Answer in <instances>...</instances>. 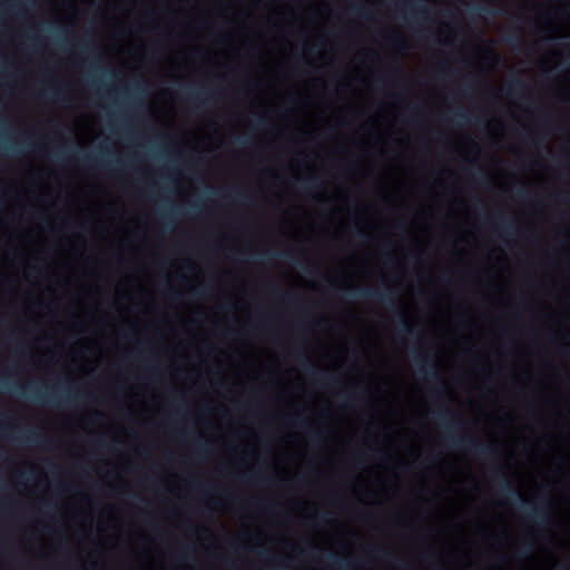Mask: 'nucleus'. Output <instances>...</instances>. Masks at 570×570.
Here are the masks:
<instances>
[{
  "label": "nucleus",
  "mask_w": 570,
  "mask_h": 570,
  "mask_svg": "<svg viewBox=\"0 0 570 570\" xmlns=\"http://www.w3.org/2000/svg\"><path fill=\"white\" fill-rule=\"evenodd\" d=\"M435 420L445 429L444 439L451 446L483 458H495L499 455V449L495 444L481 443L472 436L459 434L456 431L462 426L463 422L459 419L458 414L450 409L445 407L438 411L435 413Z\"/></svg>",
  "instance_id": "1"
},
{
  "label": "nucleus",
  "mask_w": 570,
  "mask_h": 570,
  "mask_svg": "<svg viewBox=\"0 0 570 570\" xmlns=\"http://www.w3.org/2000/svg\"><path fill=\"white\" fill-rule=\"evenodd\" d=\"M493 471L498 476L499 488L502 495L508 498L513 503L520 502V508L522 509L524 514L530 520H532L538 527L547 528L552 523L551 501L549 499H543L540 503L531 507V509H527V500L522 497L519 490L511 488L505 474L497 466H494Z\"/></svg>",
  "instance_id": "2"
},
{
  "label": "nucleus",
  "mask_w": 570,
  "mask_h": 570,
  "mask_svg": "<svg viewBox=\"0 0 570 570\" xmlns=\"http://www.w3.org/2000/svg\"><path fill=\"white\" fill-rule=\"evenodd\" d=\"M344 294L348 299L367 298V299L380 301L382 303L387 304L396 318L397 330L401 333H405V334H411V335L416 334L413 325L409 321L406 313L395 302V299H394L395 295L390 286H385L383 288L360 287L356 291L345 292Z\"/></svg>",
  "instance_id": "3"
},
{
  "label": "nucleus",
  "mask_w": 570,
  "mask_h": 570,
  "mask_svg": "<svg viewBox=\"0 0 570 570\" xmlns=\"http://www.w3.org/2000/svg\"><path fill=\"white\" fill-rule=\"evenodd\" d=\"M412 362L420 377L428 382L435 383V390L440 395L449 394L448 383L440 377L431 354L423 353L416 348L411 350Z\"/></svg>",
  "instance_id": "4"
},
{
  "label": "nucleus",
  "mask_w": 570,
  "mask_h": 570,
  "mask_svg": "<svg viewBox=\"0 0 570 570\" xmlns=\"http://www.w3.org/2000/svg\"><path fill=\"white\" fill-rule=\"evenodd\" d=\"M14 425L0 422V436L8 438L22 445H31L45 450L51 449V441L39 430L32 428L19 434L13 433Z\"/></svg>",
  "instance_id": "5"
},
{
  "label": "nucleus",
  "mask_w": 570,
  "mask_h": 570,
  "mask_svg": "<svg viewBox=\"0 0 570 570\" xmlns=\"http://www.w3.org/2000/svg\"><path fill=\"white\" fill-rule=\"evenodd\" d=\"M58 384L52 385L50 389L46 387L45 390L33 384H26L19 385L16 393L19 396H23L35 402L45 403L49 405H60L62 401L70 400L69 396L58 399L56 394Z\"/></svg>",
  "instance_id": "6"
},
{
  "label": "nucleus",
  "mask_w": 570,
  "mask_h": 570,
  "mask_svg": "<svg viewBox=\"0 0 570 570\" xmlns=\"http://www.w3.org/2000/svg\"><path fill=\"white\" fill-rule=\"evenodd\" d=\"M185 99L197 110H204L209 105V96L194 87H187L184 89Z\"/></svg>",
  "instance_id": "7"
},
{
  "label": "nucleus",
  "mask_w": 570,
  "mask_h": 570,
  "mask_svg": "<svg viewBox=\"0 0 570 570\" xmlns=\"http://www.w3.org/2000/svg\"><path fill=\"white\" fill-rule=\"evenodd\" d=\"M302 366L306 371V373L317 380L323 386H333L337 383V379L334 376L325 375L321 373L316 367L312 365V363L307 360V357L302 358Z\"/></svg>",
  "instance_id": "8"
},
{
  "label": "nucleus",
  "mask_w": 570,
  "mask_h": 570,
  "mask_svg": "<svg viewBox=\"0 0 570 570\" xmlns=\"http://www.w3.org/2000/svg\"><path fill=\"white\" fill-rule=\"evenodd\" d=\"M428 13H429V9L426 6L416 3V2H412V3L405 6L404 19L407 21H411V22H417V21L425 19Z\"/></svg>",
  "instance_id": "9"
},
{
  "label": "nucleus",
  "mask_w": 570,
  "mask_h": 570,
  "mask_svg": "<svg viewBox=\"0 0 570 570\" xmlns=\"http://www.w3.org/2000/svg\"><path fill=\"white\" fill-rule=\"evenodd\" d=\"M100 154L99 155H83L81 157V160L83 161V164L86 165H89V166H92V167H96V168H100V169H108L110 167V163L107 161L104 157V155H110V150L108 148H100Z\"/></svg>",
  "instance_id": "10"
},
{
  "label": "nucleus",
  "mask_w": 570,
  "mask_h": 570,
  "mask_svg": "<svg viewBox=\"0 0 570 570\" xmlns=\"http://www.w3.org/2000/svg\"><path fill=\"white\" fill-rule=\"evenodd\" d=\"M370 551L373 556L383 558L400 569L406 567V562L404 560L395 559L393 554L385 548L373 546L370 548Z\"/></svg>",
  "instance_id": "11"
},
{
  "label": "nucleus",
  "mask_w": 570,
  "mask_h": 570,
  "mask_svg": "<svg viewBox=\"0 0 570 570\" xmlns=\"http://www.w3.org/2000/svg\"><path fill=\"white\" fill-rule=\"evenodd\" d=\"M528 83L519 77L511 79L505 92L509 97H520L527 89Z\"/></svg>",
  "instance_id": "12"
},
{
  "label": "nucleus",
  "mask_w": 570,
  "mask_h": 570,
  "mask_svg": "<svg viewBox=\"0 0 570 570\" xmlns=\"http://www.w3.org/2000/svg\"><path fill=\"white\" fill-rule=\"evenodd\" d=\"M326 560L327 562L332 566V567H335V568H338V569H350L353 567V562L348 559H345V558H341L334 553H328L326 556Z\"/></svg>",
  "instance_id": "13"
},
{
  "label": "nucleus",
  "mask_w": 570,
  "mask_h": 570,
  "mask_svg": "<svg viewBox=\"0 0 570 570\" xmlns=\"http://www.w3.org/2000/svg\"><path fill=\"white\" fill-rule=\"evenodd\" d=\"M468 16L472 19L480 18L483 13H491L493 14L494 11L490 10V8L485 6L475 4L468 9L466 11Z\"/></svg>",
  "instance_id": "14"
},
{
  "label": "nucleus",
  "mask_w": 570,
  "mask_h": 570,
  "mask_svg": "<svg viewBox=\"0 0 570 570\" xmlns=\"http://www.w3.org/2000/svg\"><path fill=\"white\" fill-rule=\"evenodd\" d=\"M385 39L391 45L392 48L399 51H404L405 41L402 39L400 35L393 32L389 35Z\"/></svg>",
  "instance_id": "15"
},
{
  "label": "nucleus",
  "mask_w": 570,
  "mask_h": 570,
  "mask_svg": "<svg viewBox=\"0 0 570 570\" xmlns=\"http://www.w3.org/2000/svg\"><path fill=\"white\" fill-rule=\"evenodd\" d=\"M497 227L499 230H501L502 233H504L508 236H513L517 232L513 223L507 218H500Z\"/></svg>",
  "instance_id": "16"
},
{
  "label": "nucleus",
  "mask_w": 570,
  "mask_h": 570,
  "mask_svg": "<svg viewBox=\"0 0 570 570\" xmlns=\"http://www.w3.org/2000/svg\"><path fill=\"white\" fill-rule=\"evenodd\" d=\"M350 11H351L352 14L357 16V17L363 18V19H370L371 18V14H370L368 10L366 9V7L364 4H361V3H352L350 6Z\"/></svg>",
  "instance_id": "17"
},
{
  "label": "nucleus",
  "mask_w": 570,
  "mask_h": 570,
  "mask_svg": "<svg viewBox=\"0 0 570 570\" xmlns=\"http://www.w3.org/2000/svg\"><path fill=\"white\" fill-rule=\"evenodd\" d=\"M295 423H297L298 425L301 426H306L307 428V431L309 433V435L312 436L313 440L315 441H320L324 438V432L321 431V430H315V429H312L309 425L306 424V422L304 420H302L299 416H297L295 419Z\"/></svg>",
  "instance_id": "18"
},
{
  "label": "nucleus",
  "mask_w": 570,
  "mask_h": 570,
  "mask_svg": "<svg viewBox=\"0 0 570 570\" xmlns=\"http://www.w3.org/2000/svg\"><path fill=\"white\" fill-rule=\"evenodd\" d=\"M321 183L316 176L307 177L304 183L301 185V189L304 191H309L315 188H320Z\"/></svg>",
  "instance_id": "19"
},
{
  "label": "nucleus",
  "mask_w": 570,
  "mask_h": 570,
  "mask_svg": "<svg viewBox=\"0 0 570 570\" xmlns=\"http://www.w3.org/2000/svg\"><path fill=\"white\" fill-rule=\"evenodd\" d=\"M503 41L513 48H518L521 43V38L518 32H509L503 37Z\"/></svg>",
  "instance_id": "20"
},
{
  "label": "nucleus",
  "mask_w": 570,
  "mask_h": 570,
  "mask_svg": "<svg viewBox=\"0 0 570 570\" xmlns=\"http://www.w3.org/2000/svg\"><path fill=\"white\" fill-rule=\"evenodd\" d=\"M230 194L238 202L248 203L250 200V197L248 196V194L240 189H230Z\"/></svg>",
  "instance_id": "21"
},
{
  "label": "nucleus",
  "mask_w": 570,
  "mask_h": 570,
  "mask_svg": "<svg viewBox=\"0 0 570 570\" xmlns=\"http://www.w3.org/2000/svg\"><path fill=\"white\" fill-rule=\"evenodd\" d=\"M532 549H533V542L527 541L524 543V546L518 551V557L519 558L528 557L531 553Z\"/></svg>",
  "instance_id": "22"
},
{
  "label": "nucleus",
  "mask_w": 570,
  "mask_h": 570,
  "mask_svg": "<svg viewBox=\"0 0 570 570\" xmlns=\"http://www.w3.org/2000/svg\"><path fill=\"white\" fill-rule=\"evenodd\" d=\"M47 99L66 101V95L61 90H55L45 95Z\"/></svg>",
  "instance_id": "23"
},
{
  "label": "nucleus",
  "mask_w": 570,
  "mask_h": 570,
  "mask_svg": "<svg viewBox=\"0 0 570 570\" xmlns=\"http://www.w3.org/2000/svg\"><path fill=\"white\" fill-rule=\"evenodd\" d=\"M455 118L456 120L460 122V124H466L470 121V116L466 111L462 110V109H459L456 112H455Z\"/></svg>",
  "instance_id": "24"
},
{
  "label": "nucleus",
  "mask_w": 570,
  "mask_h": 570,
  "mask_svg": "<svg viewBox=\"0 0 570 570\" xmlns=\"http://www.w3.org/2000/svg\"><path fill=\"white\" fill-rule=\"evenodd\" d=\"M208 453V445L206 442H199L196 446V454L203 456Z\"/></svg>",
  "instance_id": "25"
},
{
  "label": "nucleus",
  "mask_w": 570,
  "mask_h": 570,
  "mask_svg": "<svg viewBox=\"0 0 570 570\" xmlns=\"http://www.w3.org/2000/svg\"><path fill=\"white\" fill-rule=\"evenodd\" d=\"M277 296L279 298L286 299L287 302H296L298 299L297 295H295V294H286L285 295L278 291H277Z\"/></svg>",
  "instance_id": "26"
},
{
  "label": "nucleus",
  "mask_w": 570,
  "mask_h": 570,
  "mask_svg": "<svg viewBox=\"0 0 570 570\" xmlns=\"http://www.w3.org/2000/svg\"><path fill=\"white\" fill-rule=\"evenodd\" d=\"M327 515H328L327 512H320V511H317L314 515H312V519L321 521V522H326L327 521Z\"/></svg>",
  "instance_id": "27"
},
{
  "label": "nucleus",
  "mask_w": 570,
  "mask_h": 570,
  "mask_svg": "<svg viewBox=\"0 0 570 570\" xmlns=\"http://www.w3.org/2000/svg\"><path fill=\"white\" fill-rule=\"evenodd\" d=\"M191 485L193 488L204 492H208V490L210 489L208 484H205L203 482H193Z\"/></svg>",
  "instance_id": "28"
},
{
  "label": "nucleus",
  "mask_w": 570,
  "mask_h": 570,
  "mask_svg": "<svg viewBox=\"0 0 570 570\" xmlns=\"http://www.w3.org/2000/svg\"><path fill=\"white\" fill-rule=\"evenodd\" d=\"M262 508L266 511L274 512L277 509V504L274 502H262Z\"/></svg>",
  "instance_id": "29"
},
{
  "label": "nucleus",
  "mask_w": 570,
  "mask_h": 570,
  "mask_svg": "<svg viewBox=\"0 0 570 570\" xmlns=\"http://www.w3.org/2000/svg\"><path fill=\"white\" fill-rule=\"evenodd\" d=\"M382 257H383V259L385 261V263H386L387 265H391V266H392V265H394V264H395V259L392 257V255H391V253H390V252H384V253L382 254Z\"/></svg>",
  "instance_id": "30"
},
{
  "label": "nucleus",
  "mask_w": 570,
  "mask_h": 570,
  "mask_svg": "<svg viewBox=\"0 0 570 570\" xmlns=\"http://www.w3.org/2000/svg\"><path fill=\"white\" fill-rule=\"evenodd\" d=\"M91 42H92L91 37L89 35H86V40L79 45L81 46L82 49L89 50V49H91V47L89 46V45H91Z\"/></svg>",
  "instance_id": "31"
},
{
  "label": "nucleus",
  "mask_w": 570,
  "mask_h": 570,
  "mask_svg": "<svg viewBox=\"0 0 570 570\" xmlns=\"http://www.w3.org/2000/svg\"><path fill=\"white\" fill-rule=\"evenodd\" d=\"M259 257L263 259V261H269V259H273L276 257V254L275 253H272V252H263L259 254Z\"/></svg>",
  "instance_id": "32"
},
{
  "label": "nucleus",
  "mask_w": 570,
  "mask_h": 570,
  "mask_svg": "<svg viewBox=\"0 0 570 570\" xmlns=\"http://www.w3.org/2000/svg\"><path fill=\"white\" fill-rule=\"evenodd\" d=\"M517 196H518L520 199L524 200V199H528V198L530 197V194L528 193V190H525V189L521 188V189H518V191H517Z\"/></svg>",
  "instance_id": "33"
},
{
  "label": "nucleus",
  "mask_w": 570,
  "mask_h": 570,
  "mask_svg": "<svg viewBox=\"0 0 570 570\" xmlns=\"http://www.w3.org/2000/svg\"><path fill=\"white\" fill-rule=\"evenodd\" d=\"M181 297H183V294L180 292L170 289V298L173 301H175V302L179 301V299H181Z\"/></svg>",
  "instance_id": "34"
},
{
  "label": "nucleus",
  "mask_w": 570,
  "mask_h": 570,
  "mask_svg": "<svg viewBox=\"0 0 570 570\" xmlns=\"http://www.w3.org/2000/svg\"><path fill=\"white\" fill-rule=\"evenodd\" d=\"M474 180L479 183L480 179H487V176L481 171H472Z\"/></svg>",
  "instance_id": "35"
},
{
  "label": "nucleus",
  "mask_w": 570,
  "mask_h": 570,
  "mask_svg": "<svg viewBox=\"0 0 570 570\" xmlns=\"http://www.w3.org/2000/svg\"><path fill=\"white\" fill-rule=\"evenodd\" d=\"M355 236L357 238H360V239H365L366 238L365 234L363 232L358 230V229H356Z\"/></svg>",
  "instance_id": "36"
},
{
  "label": "nucleus",
  "mask_w": 570,
  "mask_h": 570,
  "mask_svg": "<svg viewBox=\"0 0 570 570\" xmlns=\"http://www.w3.org/2000/svg\"><path fill=\"white\" fill-rule=\"evenodd\" d=\"M439 65H440V68H441L442 70H446V69H449V65H448L445 61H440V63H439Z\"/></svg>",
  "instance_id": "37"
},
{
  "label": "nucleus",
  "mask_w": 570,
  "mask_h": 570,
  "mask_svg": "<svg viewBox=\"0 0 570 570\" xmlns=\"http://www.w3.org/2000/svg\"><path fill=\"white\" fill-rule=\"evenodd\" d=\"M237 142L240 144V145H247L248 144V140L246 138L244 139H237Z\"/></svg>",
  "instance_id": "38"
},
{
  "label": "nucleus",
  "mask_w": 570,
  "mask_h": 570,
  "mask_svg": "<svg viewBox=\"0 0 570 570\" xmlns=\"http://www.w3.org/2000/svg\"><path fill=\"white\" fill-rule=\"evenodd\" d=\"M257 122H258L259 125H264V124H265V119H264L263 117L258 116V117H257Z\"/></svg>",
  "instance_id": "39"
},
{
  "label": "nucleus",
  "mask_w": 570,
  "mask_h": 570,
  "mask_svg": "<svg viewBox=\"0 0 570 570\" xmlns=\"http://www.w3.org/2000/svg\"><path fill=\"white\" fill-rule=\"evenodd\" d=\"M0 386H7V381L3 377H0Z\"/></svg>",
  "instance_id": "40"
},
{
  "label": "nucleus",
  "mask_w": 570,
  "mask_h": 570,
  "mask_svg": "<svg viewBox=\"0 0 570 570\" xmlns=\"http://www.w3.org/2000/svg\"><path fill=\"white\" fill-rule=\"evenodd\" d=\"M373 452L377 455V456H381L383 454V452L380 450V449H374Z\"/></svg>",
  "instance_id": "41"
},
{
  "label": "nucleus",
  "mask_w": 570,
  "mask_h": 570,
  "mask_svg": "<svg viewBox=\"0 0 570 570\" xmlns=\"http://www.w3.org/2000/svg\"><path fill=\"white\" fill-rule=\"evenodd\" d=\"M49 124L52 125L57 131L60 130V127L56 122L49 121Z\"/></svg>",
  "instance_id": "42"
},
{
  "label": "nucleus",
  "mask_w": 570,
  "mask_h": 570,
  "mask_svg": "<svg viewBox=\"0 0 570 570\" xmlns=\"http://www.w3.org/2000/svg\"><path fill=\"white\" fill-rule=\"evenodd\" d=\"M471 144L474 149L479 150V145L474 140H472Z\"/></svg>",
  "instance_id": "43"
},
{
  "label": "nucleus",
  "mask_w": 570,
  "mask_h": 570,
  "mask_svg": "<svg viewBox=\"0 0 570 570\" xmlns=\"http://www.w3.org/2000/svg\"><path fill=\"white\" fill-rule=\"evenodd\" d=\"M284 256L287 261H292V255L289 253H285Z\"/></svg>",
  "instance_id": "44"
},
{
  "label": "nucleus",
  "mask_w": 570,
  "mask_h": 570,
  "mask_svg": "<svg viewBox=\"0 0 570 570\" xmlns=\"http://www.w3.org/2000/svg\"><path fill=\"white\" fill-rule=\"evenodd\" d=\"M98 445H99V448H105V446L107 445V443H106L105 441H100V442L98 443Z\"/></svg>",
  "instance_id": "45"
},
{
  "label": "nucleus",
  "mask_w": 570,
  "mask_h": 570,
  "mask_svg": "<svg viewBox=\"0 0 570 570\" xmlns=\"http://www.w3.org/2000/svg\"><path fill=\"white\" fill-rule=\"evenodd\" d=\"M316 551H318V548L317 547H313L309 552H311V554H314Z\"/></svg>",
  "instance_id": "46"
},
{
  "label": "nucleus",
  "mask_w": 570,
  "mask_h": 570,
  "mask_svg": "<svg viewBox=\"0 0 570 570\" xmlns=\"http://www.w3.org/2000/svg\"><path fill=\"white\" fill-rule=\"evenodd\" d=\"M95 416H96V417H102V416H104V414H102V412H96Z\"/></svg>",
  "instance_id": "47"
},
{
  "label": "nucleus",
  "mask_w": 570,
  "mask_h": 570,
  "mask_svg": "<svg viewBox=\"0 0 570 570\" xmlns=\"http://www.w3.org/2000/svg\"><path fill=\"white\" fill-rule=\"evenodd\" d=\"M198 292H199V287L193 288V293L198 294Z\"/></svg>",
  "instance_id": "48"
},
{
  "label": "nucleus",
  "mask_w": 570,
  "mask_h": 570,
  "mask_svg": "<svg viewBox=\"0 0 570 570\" xmlns=\"http://www.w3.org/2000/svg\"><path fill=\"white\" fill-rule=\"evenodd\" d=\"M394 85H395V86H404V81L395 82Z\"/></svg>",
  "instance_id": "49"
},
{
  "label": "nucleus",
  "mask_w": 570,
  "mask_h": 570,
  "mask_svg": "<svg viewBox=\"0 0 570 570\" xmlns=\"http://www.w3.org/2000/svg\"><path fill=\"white\" fill-rule=\"evenodd\" d=\"M302 269H303L304 272H308V266L306 265V266L302 267Z\"/></svg>",
  "instance_id": "50"
},
{
  "label": "nucleus",
  "mask_w": 570,
  "mask_h": 570,
  "mask_svg": "<svg viewBox=\"0 0 570 570\" xmlns=\"http://www.w3.org/2000/svg\"><path fill=\"white\" fill-rule=\"evenodd\" d=\"M259 481L265 482V481H266V479H265L263 475H261V476H259Z\"/></svg>",
  "instance_id": "51"
},
{
  "label": "nucleus",
  "mask_w": 570,
  "mask_h": 570,
  "mask_svg": "<svg viewBox=\"0 0 570 570\" xmlns=\"http://www.w3.org/2000/svg\"><path fill=\"white\" fill-rule=\"evenodd\" d=\"M24 144H26L27 146H32V145H33V144H31V142H30V141H28V140H26V141H24Z\"/></svg>",
  "instance_id": "52"
},
{
  "label": "nucleus",
  "mask_w": 570,
  "mask_h": 570,
  "mask_svg": "<svg viewBox=\"0 0 570 570\" xmlns=\"http://www.w3.org/2000/svg\"><path fill=\"white\" fill-rule=\"evenodd\" d=\"M314 49V46H311L307 48L308 51H312Z\"/></svg>",
  "instance_id": "53"
}]
</instances>
